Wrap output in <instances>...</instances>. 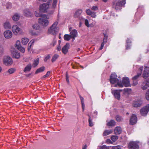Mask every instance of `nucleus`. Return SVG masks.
<instances>
[{
	"label": "nucleus",
	"instance_id": "obj_1",
	"mask_svg": "<svg viewBox=\"0 0 149 149\" xmlns=\"http://www.w3.org/2000/svg\"><path fill=\"white\" fill-rule=\"evenodd\" d=\"M110 81L112 84V87L119 88L123 87L120 77H118L116 73H113L111 74L110 77Z\"/></svg>",
	"mask_w": 149,
	"mask_h": 149
},
{
	"label": "nucleus",
	"instance_id": "obj_2",
	"mask_svg": "<svg viewBox=\"0 0 149 149\" xmlns=\"http://www.w3.org/2000/svg\"><path fill=\"white\" fill-rule=\"evenodd\" d=\"M49 17L46 14H44L41 17L38 19V22L40 25L43 27H46L49 24L48 19Z\"/></svg>",
	"mask_w": 149,
	"mask_h": 149
},
{
	"label": "nucleus",
	"instance_id": "obj_3",
	"mask_svg": "<svg viewBox=\"0 0 149 149\" xmlns=\"http://www.w3.org/2000/svg\"><path fill=\"white\" fill-rule=\"evenodd\" d=\"M58 24V22L57 21L54 22L49 28L48 30V33L54 36L56 35L59 30L58 27L57 26Z\"/></svg>",
	"mask_w": 149,
	"mask_h": 149
},
{
	"label": "nucleus",
	"instance_id": "obj_4",
	"mask_svg": "<svg viewBox=\"0 0 149 149\" xmlns=\"http://www.w3.org/2000/svg\"><path fill=\"white\" fill-rule=\"evenodd\" d=\"M52 1L49 0L47 2L45 3L42 4L39 6V10L40 12L47 13L48 12L49 8V4L51 3Z\"/></svg>",
	"mask_w": 149,
	"mask_h": 149
},
{
	"label": "nucleus",
	"instance_id": "obj_5",
	"mask_svg": "<svg viewBox=\"0 0 149 149\" xmlns=\"http://www.w3.org/2000/svg\"><path fill=\"white\" fill-rule=\"evenodd\" d=\"M125 3V0H122V1L116 0L114 2L113 6L116 10H120L121 9L123 6L124 5Z\"/></svg>",
	"mask_w": 149,
	"mask_h": 149
},
{
	"label": "nucleus",
	"instance_id": "obj_6",
	"mask_svg": "<svg viewBox=\"0 0 149 149\" xmlns=\"http://www.w3.org/2000/svg\"><path fill=\"white\" fill-rule=\"evenodd\" d=\"M11 29L13 33L15 35H19L22 33V29L17 25H13Z\"/></svg>",
	"mask_w": 149,
	"mask_h": 149
},
{
	"label": "nucleus",
	"instance_id": "obj_7",
	"mask_svg": "<svg viewBox=\"0 0 149 149\" xmlns=\"http://www.w3.org/2000/svg\"><path fill=\"white\" fill-rule=\"evenodd\" d=\"M3 64L6 66L10 65L13 63L11 58L9 56H4L3 59Z\"/></svg>",
	"mask_w": 149,
	"mask_h": 149
},
{
	"label": "nucleus",
	"instance_id": "obj_8",
	"mask_svg": "<svg viewBox=\"0 0 149 149\" xmlns=\"http://www.w3.org/2000/svg\"><path fill=\"white\" fill-rule=\"evenodd\" d=\"M123 90L120 89L114 90L112 89L111 90V92L115 98L118 100H120V92L122 91Z\"/></svg>",
	"mask_w": 149,
	"mask_h": 149
},
{
	"label": "nucleus",
	"instance_id": "obj_9",
	"mask_svg": "<svg viewBox=\"0 0 149 149\" xmlns=\"http://www.w3.org/2000/svg\"><path fill=\"white\" fill-rule=\"evenodd\" d=\"M13 33L9 30H5L3 32V35L4 38L7 39L11 38L13 36Z\"/></svg>",
	"mask_w": 149,
	"mask_h": 149
},
{
	"label": "nucleus",
	"instance_id": "obj_10",
	"mask_svg": "<svg viewBox=\"0 0 149 149\" xmlns=\"http://www.w3.org/2000/svg\"><path fill=\"white\" fill-rule=\"evenodd\" d=\"M149 111V104H147L143 107L140 110V113L142 116H145Z\"/></svg>",
	"mask_w": 149,
	"mask_h": 149
},
{
	"label": "nucleus",
	"instance_id": "obj_11",
	"mask_svg": "<svg viewBox=\"0 0 149 149\" xmlns=\"http://www.w3.org/2000/svg\"><path fill=\"white\" fill-rule=\"evenodd\" d=\"M122 83L123 85V87L124 86L125 87H131V86L129 79L128 77H123Z\"/></svg>",
	"mask_w": 149,
	"mask_h": 149
},
{
	"label": "nucleus",
	"instance_id": "obj_12",
	"mask_svg": "<svg viewBox=\"0 0 149 149\" xmlns=\"http://www.w3.org/2000/svg\"><path fill=\"white\" fill-rule=\"evenodd\" d=\"M149 87V78L142 82L141 87L142 89L145 90Z\"/></svg>",
	"mask_w": 149,
	"mask_h": 149
},
{
	"label": "nucleus",
	"instance_id": "obj_13",
	"mask_svg": "<svg viewBox=\"0 0 149 149\" xmlns=\"http://www.w3.org/2000/svg\"><path fill=\"white\" fill-rule=\"evenodd\" d=\"M138 142L136 141H131L129 144L128 148L130 149H138L139 146Z\"/></svg>",
	"mask_w": 149,
	"mask_h": 149
},
{
	"label": "nucleus",
	"instance_id": "obj_14",
	"mask_svg": "<svg viewBox=\"0 0 149 149\" xmlns=\"http://www.w3.org/2000/svg\"><path fill=\"white\" fill-rule=\"evenodd\" d=\"M11 54L13 58H19L20 57V53L15 48H12L11 49Z\"/></svg>",
	"mask_w": 149,
	"mask_h": 149
},
{
	"label": "nucleus",
	"instance_id": "obj_15",
	"mask_svg": "<svg viewBox=\"0 0 149 149\" xmlns=\"http://www.w3.org/2000/svg\"><path fill=\"white\" fill-rule=\"evenodd\" d=\"M139 71L138 72L137 74L132 78V80H138L137 79L139 78V76L141 75L142 71L143 70V67L142 66H139Z\"/></svg>",
	"mask_w": 149,
	"mask_h": 149
},
{
	"label": "nucleus",
	"instance_id": "obj_16",
	"mask_svg": "<svg viewBox=\"0 0 149 149\" xmlns=\"http://www.w3.org/2000/svg\"><path fill=\"white\" fill-rule=\"evenodd\" d=\"M137 121V117L135 114H132L131 116L130 120V124L133 125L135 124Z\"/></svg>",
	"mask_w": 149,
	"mask_h": 149
},
{
	"label": "nucleus",
	"instance_id": "obj_17",
	"mask_svg": "<svg viewBox=\"0 0 149 149\" xmlns=\"http://www.w3.org/2000/svg\"><path fill=\"white\" fill-rule=\"evenodd\" d=\"M149 76V68L147 66H145L143 72V77L144 78H146Z\"/></svg>",
	"mask_w": 149,
	"mask_h": 149
},
{
	"label": "nucleus",
	"instance_id": "obj_18",
	"mask_svg": "<svg viewBox=\"0 0 149 149\" xmlns=\"http://www.w3.org/2000/svg\"><path fill=\"white\" fill-rule=\"evenodd\" d=\"M142 101L140 99L136 100L133 102V106L134 107H140L142 104Z\"/></svg>",
	"mask_w": 149,
	"mask_h": 149
},
{
	"label": "nucleus",
	"instance_id": "obj_19",
	"mask_svg": "<svg viewBox=\"0 0 149 149\" xmlns=\"http://www.w3.org/2000/svg\"><path fill=\"white\" fill-rule=\"evenodd\" d=\"M3 27L4 29L6 30L10 29L12 28L10 23L8 20H6L3 23Z\"/></svg>",
	"mask_w": 149,
	"mask_h": 149
},
{
	"label": "nucleus",
	"instance_id": "obj_20",
	"mask_svg": "<svg viewBox=\"0 0 149 149\" xmlns=\"http://www.w3.org/2000/svg\"><path fill=\"white\" fill-rule=\"evenodd\" d=\"M86 12L87 15L91 16L93 18H95L96 17V13L92 11L89 9H86Z\"/></svg>",
	"mask_w": 149,
	"mask_h": 149
},
{
	"label": "nucleus",
	"instance_id": "obj_21",
	"mask_svg": "<svg viewBox=\"0 0 149 149\" xmlns=\"http://www.w3.org/2000/svg\"><path fill=\"white\" fill-rule=\"evenodd\" d=\"M70 45L69 43H66L62 48L61 50L63 53L66 54L68 52Z\"/></svg>",
	"mask_w": 149,
	"mask_h": 149
},
{
	"label": "nucleus",
	"instance_id": "obj_22",
	"mask_svg": "<svg viewBox=\"0 0 149 149\" xmlns=\"http://www.w3.org/2000/svg\"><path fill=\"white\" fill-rule=\"evenodd\" d=\"M71 38L74 40L75 38L78 36L77 31L76 29H73L70 32V34Z\"/></svg>",
	"mask_w": 149,
	"mask_h": 149
},
{
	"label": "nucleus",
	"instance_id": "obj_23",
	"mask_svg": "<svg viewBox=\"0 0 149 149\" xmlns=\"http://www.w3.org/2000/svg\"><path fill=\"white\" fill-rule=\"evenodd\" d=\"M82 10L81 9H78L76 10L74 15V17L77 18L79 17V15L82 13Z\"/></svg>",
	"mask_w": 149,
	"mask_h": 149
},
{
	"label": "nucleus",
	"instance_id": "obj_24",
	"mask_svg": "<svg viewBox=\"0 0 149 149\" xmlns=\"http://www.w3.org/2000/svg\"><path fill=\"white\" fill-rule=\"evenodd\" d=\"M131 42L130 38H127L126 40V48L127 49H130L131 46Z\"/></svg>",
	"mask_w": 149,
	"mask_h": 149
},
{
	"label": "nucleus",
	"instance_id": "obj_25",
	"mask_svg": "<svg viewBox=\"0 0 149 149\" xmlns=\"http://www.w3.org/2000/svg\"><path fill=\"white\" fill-rule=\"evenodd\" d=\"M122 132V129L120 127L117 126L116 127L114 130V133L116 134H119Z\"/></svg>",
	"mask_w": 149,
	"mask_h": 149
},
{
	"label": "nucleus",
	"instance_id": "obj_26",
	"mask_svg": "<svg viewBox=\"0 0 149 149\" xmlns=\"http://www.w3.org/2000/svg\"><path fill=\"white\" fill-rule=\"evenodd\" d=\"M20 17V15L18 13L15 14L12 17V19L15 21H17L19 20Z\"/></svg>",
	"mask_w": 149,
	"mask_h": 149
},
{
	"label": "nucleus",
	"instance_id": "obj_27",
	"mask_svg": "<svg viewBox=\"0 0 149 149\" xmlns=\"http://www.w3.org/2000/svg\"><path fill=\"white\" fill-rule=\"evenodd\" d=\"M29 41V39L26 37H24L22 39V43L24 45H26Z\"/></svg>",
	"mask_w": 149,
	"mask_h": 149
},
{
	"label": "nucleus",
	"instance_id": "obj_28",
	"mask_svg": "<svg viewBox=\"0 0 149 149\" xmlns=\"http://www.w3.org/2000/svg\"><path fill=\"white\" fill-rule=\"evenodd\" d=\"M123 93L124 95L126 94H129L132 91V89L129 88H126L124 89L123 90Z\"/></svg>",
	"mask_w": 149,
	"mask_h": 149
},
{
	"label": "nucleus",
	"instance_id": "obj_29",
	"mask_svg": "<svg viewBox=\"0 0 149 149\" xmlns=\"http://www.w3.org/2000/svg\"><path fill=\"white\" fill-rule=\"evenodd\" d=\"M31 68V64H28L25 68L24 71V72H29Z\"/></svg>",
	"mask_w": 149,
	"mask_h": 149
},
{
	"label": "nucleus",
	"instance_id": "obj_30",
	"mask_svg": "<svg viewBox=\"0 0 149 149\" xmlns=\"http://www.w3.org/2000/svg\"><path fill=\"white\" fill-rule=\"evenodd\" d=\"M29 33L30 34L34 36H38L39 34V33L38 31H35L32 30L29 31Z\"/></svg>",
	"mask_w": 149,
	"mask_h": 149
},
{
	"label": "nucleus",
	"instance_id": "obj_31",
	"mask_svg": "<svg viewBox=\"0 0 149 149\" xmlns=\"http://www.w3.org/2000/svg\"><path fill=\"white\" fill-rule=\"evenodd\" d=\"M24 14L27 17H31L32 15L28 9H26L24 10Z\"/></svg>",
	"mask_w": 149,
	"mask_h": 149
},
{
	"label": "nucleus",
	"instance_id": "obj_32",
	"mask_svg": "<svg viewBox=\"0 0 149 149\" xmlns=\"http://www.w3.org/2000/svg\"><path fill=\"white\" fill-rule=\"evenodd\" d=\"M84 22L86 26L88 27H92L94 26V25L92 23L89 24L88 21L87 19H85Z\"/></svg>",
	"mask_w": 149,
	"mask_h": 149
},
{
	"label": "nucleus",
	"instance_id": "obj_33",
	"mask_svg": "<svg viewBox=\"0 0 149 149\" xmlns=\"http://www.w3.org/2000/svg\"><path fill=\"white\" fill-rule=\"evenodd\" d=\"M113 132L112 130H106L104 131L103 133V136H106L111 134Z\"/></svg>",
	"mask_w": 149,
	"mask_h": 149
},
{
	"label": "nucleus",
	"instance_id": "obj_34",
	"mask_svg": "<svg viewBox=\"0 0 149 149\" xmlns=\"http://www.w3.org/2000/svg\"><path fill=\"white\" fill-rule=\"evenodd\" d=\"M45 68L44 67H42L38 69L35 72V74H37L45 70Z\"/></svg>",
	"mask_w": 149,
	"mask_h": 149
},
{
	"label": "nucleus",
	"instance_id": "obj_35",
	"mask_svg": "<svg viewBox=\"0 0 149 149\" xmlns=\"http://www.w3.org/2000/svg\"><path fill=\"white\" fill-rule=\"evenodd\" d=\"M38 63L39 58H37L36 60H35L34 61H33L32 64L33 67H35L38 65Z\"/></svg>",
	"mask_w": 149,
	"mask_h": 149
},
{
	"label": "nucleus",
	"instance_id": "obj_36",
	"mask_svg": "<svg viewBox=\"0 0 149 149\" xmlns=\"http://www.w3.org/2000/svg\"><path fill=\"white\" fill-rule=\"evenodd\" d=\"M71 38V37L70 35L65 34L64 36V39L65 40L69 41Z\"/></svg>",
	"mask_w": 149,
	"mask_h": 149
},
{
	"label": "nucleus",
	"instance_id": "obj_37",
	"mask_svg": "<svg viewBox=\"0 0 149 149\" xmlns=\"http://www.w3.org/2000/svg\"><path fill=\"white\" fill-rule=\"evenodd\" d=\"M116 123L113 120H111L109 122L107 123V125L109 126H114L115 125Z\"/></svg>",
	"mask_w": 149,
	"mask_h": 149
},
{
	"label": "nucleus",
	"instance_id": "obj_38",
	"mask_svg": "<svg viewBox=\"0 0 149 149\" xmlns=\"http://www.w3.org/2000/svg\"><path fill=\"white\" fill-rule=\"evenodd\" d=\"M59 57V55L57 54H54L52 57V62H54Z\"/></svg>",
	"mask_w": 149,
	"mask_h": 149
},
{
	"label": "nucleus",
	"instance_id": "obj_39",
	"mask_svg": "<svg viewBox=\"0 0 149 149\" xmlns=\"http://www.w3.org/2000/svg\"><path fill=\"white\" fill-rule=\"evenodd\" d=\"M32 27L33 29L36 30H38L40 28V26L37 24H33Z\"/></svg>",
	"mask_w": 149,
	"mask_h": 149
},
{
	"label": "nucleus",
	"instance_id": "obj_40",
	"mask_svg": "<svg viewBox=\"0 0 149 149\" xmlns=\"http://www.w3.org/2000/svg\"><path fill=\"white\" fill-rule=\"evenodd\" d=\"M118 139V137L116 135L112 136L111 137V140L113 142H115Z\"/></svg>",
	"mask_w": 149,
	"mask_h": 149
},
{
	"label": "nucleus",
	"instance_id": "obj_41",
	"mask_svg": "<svg viewBox=\"0 0 149 149\" xmlns=\"http://www.w3.org/2000/svg\"><path fill=\"white\" fill-rule=\"evenodd\" d=\"M21 46V42L19 40H17L15 44V47L17 49L18 47H19Z\"/></svg>",
	"mask_w": 149,
	"mask_h": 149
},
{
	"label": "nucleus",
	"instance_id": "obj_42",
	"mask_svg": "<svg viewBox=\"0 0 149 149\" xmlns=\"http://www.w3.org/2000/svg\"><path fill=\"white\" fill-rule=\"evenodd\" d=\"M57 3V0H53L52 3V7L53 8H55L56 6Z\"/></svg>",
	"mask_w": 149,
	"mask_h": 149
},
{
	"label": "nucleus",
	"instance_id": "obj_43",
	"mask_svg": "<svg viewBox=\"0 0 149 149\" xmlns=\"http://www.w3.org/2000/svg\"><path fill=\"white\" fill-rule=\"evenodd\" d=\"M88 116L89 117L88 120L89 125V126L92 127L93 125V123L92 122V119L91 118V116H90L88 115Z\"/></svg>",
	"mask_w": 149,
	"mask_h": 149
},
{
	"label": "nucleus",
	"instance_id": "obj_44",
	"mask_svg": "<svg viewBox=\"0 0 149 149\" xmlns=\"http://www.w3.org/2000/svg\"><path fill=\"white\" fill-rule=\"evenodd\" d=\"M17 49H18L19 51H20L22 53H24L25 52V49L24 48L22 47V46H21L20 47H18Z\"/></svg>",
	"mask_w": 149,
	"mask_h": 149
},
{
	"label": "nucleus",
	"instance_id": "obj_45",
	"mask_svg": "<svg viewBox=\"0 0 149 149\" xmlns=\"http://www.w3.org/2000/svg\"><path fill=\"white\" fill-rule=\"evenodd\" d=\"M146 98L147 100L149 101V89L147 91L146 93Z\"/></svg>",
	"mask_w": 149,
	"mask_h": 149
},
{
	"label": "nucleus",
	"instance_id": "obj_46",
	"mask_svg": "<svg viewBox=\"0 0 149 149\" xmlns=\"http://www.w3.org/2000/svg\"><path fill=\"white\" fill-rule=\"evenodd\" d=\"M42 15L43 14H42L40 13H39L37 11H35V15L36 17H40V18H41V17Z\"/></svg>",
	"mask_w": 149,
	"mask_h": 149
},
{
	"label": "nucleus",
	"instance_id": "obj_47",
	"mask_svg": "<svg viewBox=\"0 0 149 149\" xmlns=\"http://www.w3.org/2000/svg\"><path fill=\"white\" fill-rule=\"evenodd\" d=\"M133 82L131 85L133 86H135L137 85L138 84V80H132Z\"/></svg>",
	"mask_w": 149,
	"mask_h": 149
},
{
	"label": "nucleus",
	"instance_id": "obj_48",
	"mask_svg": "<svg viewBox=\"0 0 149 149\" xmlns=\"http://www.w3.org/2000/svg\"><path fill=\"white\" fill-rule=\"evenodd\" d=\"M12 6V4L10 3H8L6 4V7L7 9H10L11 8Z\"/></svg>",
	"mask_w": 149,
	"mask_h": 149
},
{
	"label": "nucleus",
	"instance_id": "obj_49",
	"mask_svg": "<svg viewBox=\"0 0 149 149\" xmlns=\"http://www.w3.org/2000/svg\"><path fill=\"white\" fill-rule=\"evenodd\" d=\"M104 37L103 39V42L104 43H106L107 40V36L106 34H104Z\"/></svg>",
	"mask_w": 149,
	"mask_h": 149
},
{
	"label": "nucleus",
	"instance_id": "obj_50",
	"mask_svg": "<svg viewBox=\"0 0 149 149\" xmlns=\"http://www.w3.org/2000/svg\"><path fill=\"white\" fill-rule=\"evenodd\" d=\"M111 149H121V147L119 146H111Z\"/></svg>",
	"mask_w": 149,
	"mask_h": 149
},
{
	"label": "nucleus",
	"instance_id": "obj_51",
	"mask_svg": "<svg viewBox=\"0 0 149 149\" xmlns=\"http://www.w3.org/2000/svg\"><path fill=\"white\" fill-rule=\"evenodd\" d=\"M116 120L118 121H120L123 120V118L119 116H117L116 117Z\"/></svg>",
	"mask_w": 149,
	"mask_h": 149
},
{
	"label": "nucleus",
	"instance_id": "obj_52",
	"mask_svg": "<svg viewBox=\"0 0 149 149\" xmlns=\"http://www.w3.org/2000/svg\"><path fill=\"white\" fill-rule=\"evenodd\" d=\"M15 71V69L14 68H10L9 69L8 71V72L10 74H12Z\"/></svg>",
	"mask_w": 149,
	"mask_h": 149
},
{
	"label": "nucleus",
	"instance_id": "obj_53",
	"mask_svg": "<svg viewBox=\"0 0 149 149\" xmlns=\"http://www.w3.org/2000/svg\"><path fill=\"white\" fill-rule=\"evenodd\" d=\"M50 58V56L49 54L45 58L44 61L45 62H46Z\"/></svg>",
	"mask_w": 149,
	"mask_h": 149
},
{
	"label": "nucleus",
	"instance_id": "obj_54",
	"mask_svg": "<svg viewBox=\"0 0 149 149\" xmlns=\"http://www.w3.org/2000/svg\"><path fill=\"white\" fill-rule=\"evenodd\" d=\"M91 9L93 10H97L98 9V8L97 6H93L91 8Z\"/></svg>",
	"mask_w": 149,
	"mask_h": 149
},
{
	"label": "nucleus",
	"instance_id": "obj_55",
	"mask_svg": "<svg viewBox=\"0 0 149 149\" xmlns=\"http://www.w3.org/2000/svg\"><path fill=\"white\" fill-rule=\"evenodd\" d=\"M102 149H109L111 146H107L105 145H104L101 146Z\"/></svg>",
	"mask_w": 149,
	"mask_h": 149
},
{
	"label": "nucleus",
	"instance_id": "obj_56",
	"mask_svg": "<svg viewBox=\"0 0 149 149\" xmlns=\"http://www.w3.org/2000/svg\"><path fill=\"white\" fill-rule=\"evenodd\" d=\"M66 80L67 82L69 83V76L68 75V73L67 72L66 73Z\"/></svg>",
	"mask_w": 149,
	"mask_h": 149
},
{
	"label": "nucleus",
	"instance_id": "obj_57",
	"mask_svg": "<svg viewBox=\"0 0 149 149\" xmlns=\"http://www.w3.org/2000/svg\"><path fill=\"white\" fill-rule=\"evenodd\" d=\"M105 43H104V42H103L101 44V47L99 49L100 50H101L103 48L104 46V44Z\"/></svg>",
	"mask_w": 149,
	"mask_h": 149
},
{
	"label": "nucleus",
	"instance_id": "obj_58",
	"mask_svg": "<svg viewBox=\"0 0 149 149\" xmlns=\"http://www.w3.org/2000/svg\"><path fill=\"white\" fill-rule=\"evenodd\" d=\"M56 40H54L52 42V43L51 44V45H52L53 46H54L56 45Z\"/></svg>",
	"mask_w": 149,
	"mask_h": 149
},
{
	"label": "nucleus",
	"instance_id": "obj_59",
	"mask_svg": "<svg viewBox=\"0 0 149 149\" xmlns=\"http://www.w3.org/2000/svg\"><path fill=\"white\" fill-rule=\"evenodd\" d=\"M97 111H94V113H93V118H95L97 114Z\"/></svg>",
	"mask_w": 149,
	"mask_h": 149
},
{
	"label": "nucleus",
	"instance_id": "obj_60",
	"mask_svg": "<svg viewBox=\"0 0 149 149\" xmlns=\"http://www.w3.org/2000/svg\"><path fill=\"white\" fill-rule=\"evenodd\" d=\"M80 98L81 100V103H83L84 102V99L82 97L80 96Z\"/></svg>",
	"mask_w": 149,
	"mask_h": 149
},
{
	"label": "nucleus",
	"instance_id": "obj_61",
	"mask_svg": "<svg viewBox=\"0 0 149 149\" xmlns=\"http://www.w3.org/2000/svg\"><path fill=\"white\" fill-rule=\"evenodd\" d=\"M106 142L108 143L112 144L113 143V142L110 139H107L106 141Z\"/></svg>",
	"mask_w": 149,
	"mask_h": 149
},
{
	"label": "nucleus",
	"instance_id": "obj_62",
	"mask_svg": "<svg viewBox=\"0 0 149 149\" xmlns=\"http://www.w3.org/2000/svg\"><path fill=\"white\" fill-rule=\"evenodd\" d=\"M34 40L33 39H32L29 42V44L30 45H32V44L34 43Z\"/></svg>",
	"mask_w": 149,
	"mask_h": 149
},
{
	"label": "nucleus",
	"instance_id": "obj_63",
	"mask_svg": "<svg viewBox=\"0 0 149 149\" xmlns=\"http://www.w3.org/2000/svg\"><path fill=\"white\" fill-rule=\"evenodd\" d=\"M61 48L60 44H59V45L57 47V49L58 51H60L61 50Z\"/></svg>",
	"mask_w": 149,
	"mask_h": 149
},
{
	"label": "nucleus",
	"instance_id": "obj_64",
	"mask_svg": "<svg viewBox=\"0 0 149 149\" xmlns=\"http://www.w3.org/2000/svg\"><path fill=\"white\" fill-rule=\"evenodd\" d=\"M32 45H30L29 44V43L28 47V50L29 51L31 49V47Z\"/></svg>",
	"mask_w": 149,
	"mask_h": 149
}]
</instances>
